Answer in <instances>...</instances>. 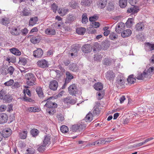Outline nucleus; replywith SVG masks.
Segmentation results:
<instances>
[{"label":"nucleus","mask_w":154,"mask_h":154,"mask_svg":"<svg viewBox=\"0 0 154 154\" xmlns=\"http://www.w3.org/2000/svg\"><path fill=\"white\" fill-rule=\"evenodd\" d=\"M2 73L5 75L7 74L8 73V68H2Z\"/></svg>","instance_id":"338daca9"},{"label":"nucleus","mask_w":154,"mask_h":154,"mask_svg":"<svg viewBox=\"0 0 154 154\" xmlns=\"http://www.w3.org/2000/svg\"><path fill=\"white\" fill-rule=\"evenodd\" d=\"M72 131L73 132L76 131L77 130L79 129L78 125H73L71 128Z\"/></svg>","instance_id":"052dcab7"},{"label":"nucleus","mask_w":154,"mask_h":154,"mask_svg":"<svg viewBox=\"0 0 154 154\" xmlns=\"http://www.w3.org/2000/svg\"><path fill=\"white\" fill-rule=\"evenodd\" d=\"M86 31V29L85 28L80 27L77 28L76 32L79 35H83Z\"/></svg>","instance_id":"a878e982"},{"label":"nucleus","mask_w":154,"mask_h":154,"mask_svg":"<svg viewBox=\"0 0 154 154\" xmlns=\"http://www.w3.org/2000/svg\"><path fill=\"white\" fill-rule=\"evenodd\" d=\"M91 25L93 27H94L95 28H97L99 27L100 24L98 22L93 21L92 22Z\"/></svg>","instance_id":"3c124183"},{"label":"nucleus","mask_w":154,"mask_h":154,"mask_svg":"<svg viewBox=\"0 0 154 154\" xmlns=\"http://www.w3.org/2000/svg\"><path fill=\"white\" fill-rule=\"evenodd\" d=\"M125 82L124 80L122 78H121L119 79L118 78L116 82V86L118 88H120L122 85L124 84Z\"/></svg>","instance_id":"dca6fc26"},{"label":"nucleus","mask_w":154,"mask_h":154,"mask_svg":"<svg viewBox=\"0 0 154 154\" xmlns=\"http://www.w3.org/2000/svg\"><path fill=\"white\" fill-rule=\"evenodd\" d=\"M98 16L94 15L93 17H91L89 18V20L90 21L93 22V21H95L98 18Z\"/></svg>","instance_id":"13d9d810"},{"label":"nucleus","mask_w":154,"mask_h":154,"mask_svg":"<svg viewBox=\"0 0 154 154\" xmlns=\"http://www.w3.org/2000/svg\"><path fill=\"white\" fill-rule=\"evenodd\" d=\"M12 98L8 94H5L3 97V99L4 101L5 102H9L11 101L12 100Z\"/></svg>","instance_id":"a18cd8bd"},{"label":"nucleus","mask_w":154,"mask_h":154,"mask_svg":"<svg viewBox=\"0 0 154 154\" xmlns=\"http://www.w3.org/2000/svg\"><path fill=\"white\" fill-rule=\"evenodd\" d=\"M66 83L69 82L73 78V76L72 74L68 71L66 72Z\"/></svg>","instance_id":"aec40b11"},{"label":"nucleus","mask_w":154,"mask_h":154,"mask_svg":"<svg viewBox=\"0 0 154 154\" xmlns=\"http://www.w3.org/2000/svg\"><path fill=\"white\" fill-rule=\"evenodd\" d=\"M0 22L3 25L6 26L9 23L10 21L8 18L5 17L1 19Z\"/></svg>","instance_id":"2f4dec72"},{"label":"nucleus","mask_w":154,"mask_h":154,"mask_svg":"<svg viewBox=\"0 0 154 154\" xmlns=\"http://www.w3.org/2000/svg\"><path fill=\"white\" fill-rule=\"evenodd\" d=\"M146 47L148 48L150 50L152 51L154 50V44H152L149 42H147L146 43Z\"/></svg>","instance_id":"864d4df0"},{"label":"nucleus","mask_w":154,"mask_h":154,"mask_svg":"<svg viewBox=\"0 0 154 154\" xmlns=\"http://www.w3.org/2000/svg\"><path fill=\"white\" fill-rule=\"evenodd\" d=\"M98 140L95 142H93L91 143L88 144V146L90 147H92L94 146H98Z\"/></svg>","instance_id":"e2e57ef3"},{"label":"nucleus","mask_w":154,"mask_h":154,"mask_svg":"<svg viewBox=\"0 0 154 154\" xmlns=\"http://www.w3.org/2000/svg\"><path fill=\"white\" fill-rule=\"evenodd\" d=\"M60 131L63 133H66L69 131V128L66 125H62L60 128Z\"/></svg>","instance_id":"58836bf2"},{"label":"nucleus","mask_w":154,"mask_h":154,"mask_svg":"<svg viewBox=\"0 0 154 154\" xmlns=\"http://www.w3.org/2000/svg\"><path fill=\"white\" fill-rule=\"evenodd\" d=\"M57 105L55 102H53L51 101H48L44 106H46L47 108L46 111L50 115H53L56 112L55 108L57 107Z\"/></svg>","instance_id":"f257e3e1"},{"label":"nucleus","mask_w":154,"mask_h":154,"mask_svg":"<svg viewBox=\"0 0 154 154\" xmlns=\"http://www.w3.org/2000/svg\"><path fill=\"white\" fill-rule=\"evenodd\" d=\"M114 4L112 2L109 3L107 10L109 11L113 10L114 8Z\"/></svg>","instance_id":"37998d69"},{"label":"nucleus","mask_w":154,"mask_h":154,"mask_svg":"<svg viewBox=\"0 0 154 154\" xmlns=\"http://www.w3.org/2000/svg\"><path fill=\"white\" fill-rule=\"evenodd\" d=\"M14 83V81L13 79H10L9 81L5 82L4 85L6 86H10L12 85Z\"/></svg>","instance_id":"5fc2aeb1"},{"label":"nucleus","mask_w":154,"mask_h":154,"mask_svg":"<svg viewBox=\"0 0 154 154\" xmlns=\"http://www.w3.org/2000/svg\"><path fill=\"white\" fill-rule=\"evenodd\" d=\"M115 76V74L112 71H109L106 74V79L110 81H113Z\"/></svg>","instance_id":"6e6552de"},{"label":"nucleus","mask_w":154,"mask_h":154,"mask_svg":"<svg viewBox=\"0 0 154 154\" xmlns=\"http://www.w3.org/2000/svg\"><path fill=\"white\" fill-rule=\"evenodd\" d=\"M11 32L13 35H18L20 34V30L17 28L13 29L11 30Z\"/></svg>","instance_id":"7c9ffc66"},{"label":"nucleus","mask_w":154,"mask_h":154,"mask_svg":"<svg viewBox=\"0 0 154 154\" xmlns=\"http://www.w3.org/2000/svg\"><path fill=\"white\" fill-rule=\"evenodd\" d=\"M38 20L37 17L31 18L29 21V24L30 26H33Z\"/></svg>","instance_id":"c9c22d12"},{"label":"nucleus","mask_w":154,"mask_h":154,"mask_svg":"<svg viewBox=\"0 0 154 154\" xmlns=\"http://www.w3.org/2000/svg\"><path fill=\"white\" fill-rule=\"evenodd\" d=\"M147 71L150 74H154V67H150L148 69Z\"/></svg>","instance_id":"774afa93"},{"label":"nucleus","mask_w":154,"mask_h":154,"mask_svg":"<svg viewBox=\"0 0 154 154\" xmlns=\"http://www.w3.org/2000/svg\"><path fill=\"white\" fill-rule=\"evenodd\" d=\"M109 37L110 39L112 40H116L117 39V35L114 32H112L110 34Z\"/></svg>","instance_id":"f704fd0d"},{"label":"nucleus","mask_w":154,"mask_h":154,"mask_svg":"<svg viewBox=\"0 0 154 154\" xmlns=\"http://www.w3.org/2000/svg\"><path fill=\"white\" fill-rule=\"evenodd\" d=\"M107 2V0H99L98 1V5L100 6V8L101 9L104 8Z\"/></svg>","instance_id":"4be33fe9"},{"label":"nucleus","mask_w":154,"mask_h":154,"mask_svg":"<svg viewBox=\"0 0 154 154\" xmlns=\"http://www.w3.org/2000/svg\"><path fill=\"white\" fill-rule=\"evenodd\" d=\"M37 63L38 66L41 68H45L48 67V62L45 60H39Z\"/></svg>","instance_id":"1a4fd4ad"},{"label":"nucleus","mask_w":154,"mask_h":154,"mask_svg":"<svg viewBox=\"0 0 154 154\" xmlns=\"http://www.w3.org/2000/svg\"><path fill=\"white\" fill-rule=\"evenodd\" d=\"M24 152L26 154H33L35 152V150L33 148H29Z\"/></svg>","instance_id":"c03bdc74"},{"label":"nucleus","mask_w":154,"mask_h":154,"mask_svg":"<svg viewBox=\"0 0 154 154\" xmlns=\"http://www.w3.org/2000/svg\"><path fill=\"white\" fill-rule=\"evenodd\" d=\"M63 101L65 103L67 104L70 103H71V97H67L63 99Z\"/></svg>","instance_id":"680f3d73"},{"label":"nucleus","mask_w":154,"mask_h":154,"mask_svg":"<svg viewBox=\"0 0 154 154\" xmlns=\"http://www.w3.org/2000/svg\"><path fill=\"white\" fill-rule=\"evenodd\" d=\"M19 62L21 63L22 64L25 65L27 63V61L25 58L20 57L19 58Z\"/></svg>","instance_id":"de8ad7c7"},{"label":"nucleus","mask_w":154,"mask_h":154,"mask_svg":"<svg viewBox=\"0 0 154 154\" xmlns=\"http://www.w3.org/2000/svg\"><path fill=\"white\" fill-rule=\"evenodd\" d=\"M8 73H9L11 75H12L14 71V68L12 66H10L8 68Z\"/></svg>","instance_id":"4d7b16f0"},{"label":"nucleus","mask_w":154,"mask_h":154,"mask_svg":"<svg viewBox=\"0 0 154 154\" xmlns=\"http://www.w3.org/2000/svg\"><path fill=\"white\" fill-rule=\"evenodd\" d=\"M38 131L36 129H32L31 131V134L33 137L36 136L38 134Z\"/></svg>","instance_id":"49530a36"},{"label":"nucleus","mask_w":154,"mask_h":154,"mask_svg":"<svg viewBox=\"0 0 154 154\" xmlns=\"http://www.w3.org/2000/svg\"><path fill=\"white\" fill-rule=\"evenodd\" d=\"M132 33L131 30L130 29L124 30L121 33V36L123 38L129 37L131 35Z\"/></svg>","instance_id":"f8f14e48"},{"label":"nucleus","mask_w":154,"mask_h":154,"mask_svg":"<svg viewBox=\"0 0 154 154\" xmlns=\"http://www.w3.org/2000/svg\"><path fill=\"white\" fill-rule=\"evenodd\" d=\"M69 69L73 72H76L79 70L78 67L75 63L70 64L69 66Z\"/></svg>","instance_id":"f3484780"},{"label":"nucleus","mask_w":154,"mask_h":154,"mask_svg":"<svg viewBox=\"0 0 154 154\" xmlns=\"http://www.w3.org/2000/svg\"><path fill=\"white\" fill-rule=\"evenodd\" d=\"M125 25L122 22L117 24L115 28V31L118 33H122L125 29Z\"/></svg>","instance_id":"20e7f679"},{"label":"nucleus","mask_w":154,"mask_h":154,"mask_svg":"<svg viewBox=\"0 0 154 154\" xmlns=\"http://www.w3.org/2000/svg\"><path fill=\"white\" fill-rule=\"evenodd\" d=\"M8 116L6 114H0V124H2L6 122L8 120Z\"/></svg>","instance_id":"9b49d317"},{"label":"nucleus","mask_w":154,"mask_h":154,"mask_svg":"<svg viewBox=\"0 0 154 154\" xmlns=\"http://www.w3.org/2000/svg\"><path fill=\"white\" fill-rule=\"evenodd\" d=\"M112 62V59L106 57L103 59V63L104 65L108 66L110 65Z\"/></svg>","instance_id":"2eb2a0df"},{"label":"nucleus","mask_w":154,"mask_h":154,"mask_svg":"<svg viewBox=\"0 0 154 154\" xmlns=\"http://www.w3.org/2000/svg\"><path fill=\"white\" fill-rule=\"evenodd\" d=\"M43 54V51L40 48H37V50L33 52V55L35 57H40L42 56Z\"/></svg>","instance_id":"9d476101"},{"label":"nucleus","mask_w":154,"mask_h":154,"mask_svg":"<svg viewBox=\"0 0 154 154\" xmlns=\"http://www.w3.org/2000/svg\"><path fill=\"white\" fill-rule=\"evenodd\" d=\"M58 86V82L56 80H54L50 82L49 87L51 90L54 91L57 89Z\"/></svg>","instance_id":"0eeeda50"},{"label":"nucleus","mask_w":154,"mask_h":154,"mask_svg":"<svg viewBox=\"0 0 154 154\" xmlns=\"http://www.w3.org/2000/svg\"><path fill=\"white\" fill-rule=\"evenodd\" d=\"M130 3L132 4V7L128 8L127 12L129 13L132 12L134 14L137 13L139 10L138 7L137 6H134V4H136L138 0H129Z\"/></svg>","instance_id":"7ed1b4c3"},{"label":"nucleus","mask_w":154,"mask_h":154,"mask_svg":"<svg viewBox=\"0 0 154 154\" xmlns=\"http://www.w3.org/2000/svg\"><path fill=\"white\" fill-rule=\"evenodd\" d=\"M6 93L4 90H1L0 91V99H2Z\"/></svg>","instance_id":"69168bd1"},{"label":"nucleus","mask_w":154,"mask_h":154,"mask_svg":"<svg viewBox=\"0 0 154 154\" xmlns=\"http://www.w3.org/2000/svg\"><path fill=\"white\" fill-rule=\"evenodd\" d=\"M58 13L61 16H63L65 15L69 11L68 9H65L63 8H61L57 11Z\"/></svg>","instance_id":"c756f323"},{"label":"nucleus","mask_w":154,"mask_h":154,"mask_svg":"<svg viewBox=\"0 0 154 154\" xmlns=\"http://www.w3.org/2000/svg\"><path fill=\"white\" fill-rule=\"evenodd\" d=\"M102 58V56L98 54H96L94 57V60H95L98 61H100Z\"/></svg>","instance_id":"6e6d98bb"},{"label":"nucleus","mask_w":154,"mask_h":154,"mask_svg":"<svg viewBox=\"0 0 154 154\" xmlns=\"http://www.w3.org/2000/svg\"><path fill=\"white\" fill-rule=\"evenodd\" d=\"M43 143L45 145L47 146L49 145L51 143L50 137L48 135H46L44 137L43 141Z\"/></svg>","instance_id":"6ab92c4d"},{"label":"nucleus","mask_w":154,"mask_h":154,"mask_svg":"<svg viewBox=\"0 0 154 154\" xmlns=\"http://www.w3.org/2000/svg\"><path fill=\"white\" fill-rule=\"evenodd\" d=\"M110 45L109 42L107 40L102 42L101 44L102 48L104 50H106L109 47Z\"/></svg>","instance_id":"b1692460"},{"label":"nucleus","mask_w":154,"mask_h":154,"mask_svg":"<svg viewBox=\"0 0 154 154\" xmlns=\"http://www.w3.org/2000/svg\"><path fill=\"white\" fill-rule=\"evenodd\" d=\"M119 6L122 8L125 7L127 5V0H120L119 2Z\"/></svg>","instance_id":"72a5a7b5"},{"label":"nucleus","mask_w":154,"mask_h":154,"mask_svg":"<svg viewBox=\"0 0 154 154\" xmlns=\"http://www.w3.org/2000/svg\"><path fill=\"white\" fill-rule=\"evenodd\" d=\"M11 134V129H8L3 131L2 134L3 135V137L7 138L10 136Z\"/></svg>","instance_id":"412c9836"},{"label":"nucleus","mask_w":154,"mask_h":154,"mask_svg":"<svg viewBox=\"0 0 154 154\" xmlns=\"http://www.w3.org/2000/svg\"><path fill=\"white\" fill-rule=\"evenodd\" d=\"M144 28V24L143 23L140 22L137 24L135 27V29L138 31H142Z\"/></svg>","instance_id":"ddd939ff"},{"label":"nucleus","mask_w":154,"mask_h":154,"mask_svg":"<svg viewBox=\"0 0 154 154\" xmlns=\"http://www.w3.org/2000/svg\"><path fill=\"white\" fill-rule=\"evenodd\" d=\"M100 112V110L97 107V106H95L93 111V113L94 115H98Z\"/></svg>","instance_id":"a19ab883"},{"label":"nucleus","mask_w":154,"mask_h":154,"mask_svg":"<svg viewBox=\"0 0 154 154\" xmlns=\"http://www.w3.org/2000/svg\"><path fill=\"white\" fill-rule=\"evenodd\" d=\"M135 78L138 80H143V73L141 72L138 73L137 76H135Z\"/></svg>","instance_id":"603ef678"},{"label":"nucleus","mask_w":154,"mask_h":154,"mask_svg":"<svg viewBox=\"0 0 154 154\" xmlns=\"http://www.w3.org/2000/svg\"><path fill=\"white\" fill-rule=\"evenodd\" d=\"M127 81L128 82L131 84L135 82L136 79L134 77V75L132 74L129 75L127 79Z\"/></svg>","instance_id":"393cba45"},{"label":"nucleus","mask_w":154,"mask_h":154,"mask_svg":"<svg viewBox=\"0 0 154 154\" xmlns=\"http://www.w3.org/2000/svg\"><path fill=\"white\" fill-rule=\"evenodd\" d=\"M57 8V6L55 4H53L51 5V8L53 11L56 12Z\"/></svg>","instance_id":"0e129e2a"},{"label":"nucleus","mask_w":154,"mask_h":154,"mask_svg":"<svg viewBox=\"0 0 154 154\" xmlns=\"http://www.w3.org/2000/svg\"><path fill=\"white\" fill-rule=\"evenodd\" d=\"M75 17L73 15H68L66 20V23H69L75 20Z\"/></svg>","instance_id":"cd10ccee"},{"label":"nucleus","mask_w":154,"mask_h":154,"mask_svg":"<svg viewBox=\"0 0 154 154\" xmlns=\"http://www.w3.org/2000/svg\"><path fill=\"white\" fill-rule=\"evenodd\" d=\"M57 117L58 120L61 122L63 121L64 119L63 116L60 113L58 114L57 115Z\"/></svg>","instance_id":"bf43d9fd"},{"label":"nucleus","mask_w":154,"mask_h":154,"mask_svg":"<svg viewBox=\"0 0 154 154\" xmlns=\"http://www.w3.org/2000/svg\"><path fill=\"white\" fill-rule=\"evenodd\" d=\"M27 131H24L19 133L20 137L22 139H25L26 138Z\"/></svg>","instance_id":"4c0bfd02"},{"label":"nucleus","mask_w":154,"mask_h":154,"mask_svg":"<svg viewBox=\"0 0 154 154\" xmlns=\"http://www.w3.org/2000/svg\"><path fill=\"white\" fill-rule=\"evenodd\" d=\"M103 85L100 82H97L94 85V88L97 91L101 90L103 88Z\"/></svg>","instance_id":"c85d7f7f"},{"label":"nucleus","mask_w":154,"mask_h":154,"mask_svg":"<svg viewBox=\"0 0 154 154\" xmlns=\"http://www.w3.org/2000/svg\"><path fill=\"white\" fill-rule=\"evenodd\" d=\"M91 3L90 0H82L81 2L82 5L85 6H89Z\"/></svg>","instance_id":"e433bc0d"},{"label":"nucleus","mask_w":154,"mask_h":154,"mask_svg":"<svg viewBox=\"0 0 154 154\" xmlns=\"http://www.w3.org/2000/svg\"><path fill=\"white\" fill-rule=\"evenodd\" d=\"M86 14H84L82 15V22L83 23H86L88 22V18Z\"/></svg>","instance_id":"ea45409f"},{"label":"nucleus","mask_w":154,"mask_h":154,"mask_svg":"<svg viewBox=\"0 0 154 154\" xmlns=\"http://www.w3.org/2000/svg\"><path fill=\"white\" fill-rule=\"evenodd\" d=\"M46 146L43 143L42 144L40 145L38 148V150L39 152H42L45 150Z\"/></svg>","instance_id":"09e8293b"},{"label":"nucleus","mask_w":154,"mask_h":154,"mask_svg":"<svg viewBox=\"0 0 154 154\" xmlns=\"http://www.w3.org/2000/svg\"><path fill=\"white\" fill-rule=\"evenodd\" d=\"M40 38L38 36L33 37L30 39L31 42L33 44H36L39 42Z\"/></svg>","instance_id":"473e14b6"},{"label":"nucleus","mask_w":154,"mask_h":154,"mask_svg":"<svg viewBox=\"0 0 154 154\" xmlns=\"http://www.w3.org/2000/svg\"><path fill=\"white\" fill-rule=\"evenodd\" d=\"M133 18H129L126 23V26L128 27L131 26L133 23Z\"/></svg>","instance_id":"8fccbe9b"},{"label":"nucleus","mask_w":154,"mask_h":154,"mask_svg":"<svg viewBox=\"0 0 154 154\" xmlns=\"http://www.w3.org/2000/svg\"><path fill=\"white\" fill-rule=\"evenodd\" d=\"M36 91L39 97L40 98H43L45 97L42 89L41 87H37L36 89Z\"/></svg>","instance_id":"a211bd4d"},{"label":"nucleus","mask_w":154,"mask_h":154,"mask_svg":"<svg viewBox=\"0 0 154 154\" xmlns=\"http://www.w3.org/2000/svg\"><path fill=\"white\" fill-rule=\"evenodd\" d=\"M93 115L91 112H89L86 116L85 120L86 122H90L93 120Z\"/></svg>","instance_id":"5701e85b"},{"label":"nucleus","mask_w":154,"mask_h":154,"mask_svg":"<svg viewBox=\"0 0 154 154\" xmlns=\"http://www.w3.org/2000/svg\"><path fill=\"white\" fill-rule=\"evenodd\" d=\"M69 94L72 95H75L78 92L76 86L75 84L70 85L68 88Z\"/></svg>","instance_id":"39448f33"},{"label":"nucleus","mask_w":154,"mask_h":154,"mask_svg":"<svg viewBox=\"0 0 154 154\" xmlns=\"http://www.w3.org/2000/svg\"><path fill=\"white\" fill-rule=\"evenodd\" d=\"M25 79L27 80L26 84L29 86H33L36 85V78L34 74L28 73L25 75Z\"/></svg>","instance_id":"f03ea898"},{"label":"nucleus","mask_w":154,"mask_h":154,"mask_svg":"<svg viewBox=\"0 0 154 154\" xmlns=\"http://www.w3.org/2000/svg\"><path fill=\"white\" fill-rule=\"evenodd\" d=\"M45 33L48 35H53L55 34L56 31L54 29L47 28L45 31Z\"/></svg>","instance_id":"4468645a"},{"label":"nucleus","mask_w":154,"mask_h":154,"mask_svg":"<svg viewBox=\"0 0 154 154\" xmlns=\"http://www.w3.org/2000/svg\"><path fill=\"white\" fill-rule=\"evenodd\" d=\"M81 49L83 52L88 53L91 51L92 47L90 44H85L82 47Z\"/></svg>","instance_id":"423d86ee"},{"label":"nucleus","mask_w":154,"mask_h":154,"mask_svg":"<svg viewBox=\"0 0 154 154\" xmlns=\"http://www.w3.org/2000/svg\"><path fill=\"white\" fill-rule=\"evenodd\" d=\"M10 52L13 54L19 56L21 54V52L17 49L15 48H12L10 49Z\"/></svg>","instance_id":"bb28decb"},{"label":"nucleus","mask_w":154,"mask_h":154,"mask_svg":"<svg viewBox=\"0 0 154 154\" xmlns=\"http://www.w3.org/2000/svg\"><path fill=\"white\" fill-rule=\"evenodd\" d=\"M79 51V48L77 47H74L71 49V52L73 53L74 56H76L77 55L78 52Z\"/></svg>","instance_id":"79ce46f5"}]
</instances>
